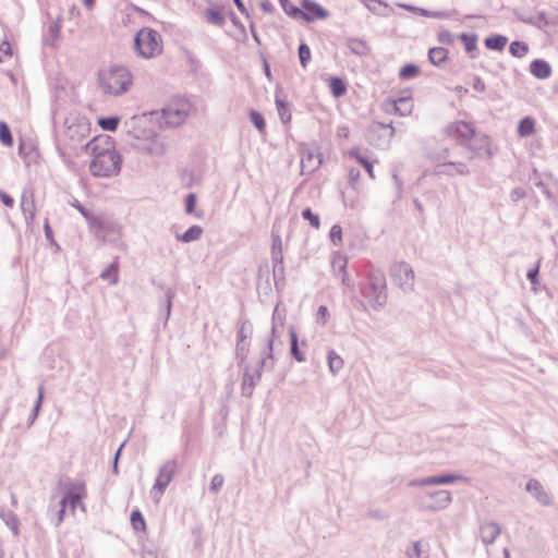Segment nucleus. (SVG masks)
<instances>
[{
    "instance_id": "3c124183",
    "label": "nucleus",
    "mask_w": 558,
    "mask_h": 558,
    "mask_svg": "<svg viewBox=\"0 0 558 558\" xmlns=\"http://www.w3.org/2000/svg\"><path fill=\"white\" fill-rule=\"evenodd\" d=\"M537 272H538V269H537V268L529 270V272H527V278H529L532 282H535V281H536V277H537Z\"/></svg>"
},
{
    "instance_id": "0e129e2a",
    "label": "nucleus",
    "mask_w": 558,
    "mask_h": 558,
    "mask_svg": "<svg viewBox=\"0 0 558 558\" xmlns=\"http://www.w3.org/2000/svg\"><path fill=\"white\" fill-rule=\"evenodd\" d=\"M291 119V116L288 114L286 121H289Z\"/></svg>"
},
{
    "instance_id": "6e6d98bb",
    "label": "nucleus",
    "mask_w": 558,
    "mask_h": 558,
    "mask_svg": "<svg viewBox=\"0 0 558 558\" xmlns=\"http://www.w3.org/2000/svg\"><path fill=\"white\" fill-rule=\"evenodd\" d=\"M95 0H84V3L87 8H92Z\"/></svg>"
},
{
    "instance_id": "39448f33",
    "label": "nucleus",
    "mask_w": 558,
    "mask_h": 558,
    "mask_svg": "<svg viewBox=\"0 0 558 558\" xmlns=\"http://www.w3.org/2000/svg\"><path fill=\"white\" fill-rule=\"evenodd\" d=\"M414 104L411 93L403 92V95L397 99H387L384 104V109L388 113L405 117L413 110Z\"/></svg>"
},
{
    "instance_id": "13d9d810",
    "label": "nucleus",
    "mask_w": 558,
    "mask_h": 558,
    "mask_svg": "<svg viewBox=\"0 0 558 558\" xmlns=\"http://www.w3.org/2000/svg\"><path fill=\"white\" fill-rule=\"evenodd\" d=\"M442 494L446 496V500H447V501H450V495H449V493L444 492Z\"/></svg>"
},
{
    "instance_id": "4468645a",
    "label": "nucleus",
    "mask_w": 558,
    "mask_h": 558,
    "mask_svg": "<svg viewBox=\"0 0 558 558\" xmlns=\"http://www.w3.org/2000/svg\"><path fill=\"white\" fill-rule=\"evenodd\" d=\"M535 120L531 117H525L519 121L517 132L520 137H527L535 133Z\"/></svg>"
},
{
    "instance_id": "412c9836",
    "label": "nucleus",
    "mask_w": 558,
    "mask_h": 558,
    "mask_svg": "<svg viewBox=\"0 0 558 558\" xmlns=\"http://www.w3.org/2000/svg\"><path fill=\"white\" fill-rule=\"evenodd\" d=\"M329 87L335 97H341L347 92L345 83L339 77H331L329 81Z\"/></svg>"
},
{
    "instance_id": "f257e3e1",
    "label": "nucleus",
    "mask_w": 558,
    "mask_h": 558,
    "mask_svg": "<svg viewBox=\"0 0 558 558\" xmlns=\"http://www.w3.org/2000/svg\"><path fill=\"white\" fill-rule=\"evenodd\" d=\"M86 149L92 156L89 170L94 177H111L119 173L121 157L110 136H95L87 143Z\"/></svg>"
},
{
    "instance_id": "c9c22d12",
    "label": "nucleus",
    "mask_w": 558,
    "mask_h": 558,
    "mask_svg": "<svg viewBox=\"0 0 558 558\" xmlns=\"http://www.w3.org/2000/svg\"><path fill=\"white\" fill-rule=\"evenodd\" d=\"M330 240L335 245H341L342 243V228L339 225H335L330 229Z\"/></svg>"
},
{
    "instance_id": "9b49d317",
    "label": "nucleus",
    "mask_w": 558,
    "mask_h": 558,
    "mask_svg": "<svg viewBox=\"0 0 558 558\" xmlns=\"http://www.w3.org/2000/svg\"><path fill=\"white\" fill-rule=\"evenodd\" d=\"M175 473V464L173 462H169L165 464L158 474L154 488L162 494L169 483L172 481Z\"/></svg>"
},
{
    "instance_id": "393cba45",
    "label": "nucleus",
    "mask_w": 558,
    "mask_h": 558,
    "mask_svg": "<svg viewBox=\"0 0 558 558\" xmlns=\"http://www.w3.org/2000/svg\"><path fill=\"white\" fill-rule=\"evenodd\" d=\"M507 44V38L500 35L492 36L485 39V45L489 49L502 50Z\"/></svg>"
},
{
    "instance_id": "864d4df0",
    "label": "nucleus",
    "mask_w": 558,
    "mask_h": 558,
    "mask_svg": "<svg viewBox=\"0 0 558 558\" xmlns=\"http://www.w3.org/2000/svg\"><path fill=\"white\" fill-rule=\"evenodd\" d=\"M246 332L244 330V328H241L238 332V338H239V341H244L246 339Z\"/></svg>"
},
{
    "instance_id": "e2e57ef3",
    "label": "nucleus",
    "mask_w": 558,
    "mask_h": 558,
    "mask_svg": "<svg viewBox=\"0 0 558 558\" xmlns=\"http://www.w3.org/2000/svg\"><path fill=\"white\" fill-rule=\"evenodd\" d=\"M266 73H267V75H269V69L267 65H266Z\"/></svg>"
},
{
    "instance_id": "7ed1b4c3",
    "label": "nucleus",
    "mask_w": 558,
    "mask_h": 558,
    "mask_svg": "<svg viewBox=\"0 0 558 558\" xmlns=\"http://www.w3.org/2000/svg\"><path fill=\"white\" fill-rule=\"evenodd\" d=\"M134 50L143 59H151L160 56L163 50L161 35L149 27L140 29L134 37Z\"/></svg>"
},
{
    "instance_id": "49530a36",
    "label": "nucleus",
    "mask_w": 558,
    "mask_h": 558,
    "mask_svg": "<svg viewBox=\"0 0 558 558\" xmlns=\"http://www.w3.org/2000/svg\"><path fill=\"white\" fill-rule=\"evenodd\" d=\"M338 136L342 137L344 140L349 138L350 136V130L348 126H342L338 130Z\"/></svg>"
},
{
    "instance_id": "ea45409f",
    "label": "nucleus",
    "mask_w": 558,
    "mask_h": 558,
    "mask_svg": "<svg viewBox=\"0 0 558 558\" xmlns=\"http://www.w3.org/2000/svg\"><path fill=\"white\" fill-rule=\"evenodd\" d=\"M283 10L286 11V13L292 17H300L302 19V8H298V7H294V5H286L283 8Z\"/></svg>"
},
{
    "instance_id": "20e7f679",
    "label": "nucleus",
    "mask_w": 558,
    "mask_h": 558,
    "mask_svg": "<svg viewBox=\"0 0 558 558\" xmlns=\"http://www.w3.org/2000/svg\"><path fill=\"white\" fill-rule=\"evenodd\" d=\"M190 104L184 99H175L167 105L161 111V118L167 125L178 126L184 122L189 112Z\"/></svg>"
},
{
    "instance_id": "aec40b11",
    "label": "nucleus",
    "mask_w": 558,
    "mask_h": 558,
    "mask_svg": "<svg viewBox=\"0 0 558 558\" xmlns=\"http://www.w3.org/2000/svg\"><path fill=\"white\" fill-rule=\"evenodd\" d=\"M349 156L355 158V160L365 168V170L367 171L371 179H375L373 163L369 160H367L366 158H364L359 153L357 149L350 150Z\"/></svg>"
},
{
    "instance_id": "5701e85b",
    "label": "nucleus",
    "mask_w": 558,
    "mask_h": 558,
    "mask_svg": "<svg viewBox=\"0 0 558 558\" xmlns=\"http://www.w3.org/2000/svg\"><path fill=\"white\" fill-rule=\"evenodd\" d=\"M461 477L459 475H444V476H434L424 480V484L427 485H440V484H450L456 481H459Z\"/></svg>"
},
{
    "instance_id": "a18cd8bd",
    "label": "nucleus",
    "mask_w": 558,
    "mask_h": 558,
    "mask_svg": "<svg viewBox=\"0 0 558 558\" xmlns=\"http://www.w3.org/2000/svg\"><path fill=\"white\" fill-rule=\"evenodd\" d=\"M351 48L353 51H359L361 49V52L367 49L365 43L361 40H352Z\"/></svg>"
},
{
    "instance_id": "a19ab883",
    "label": "nucleus",
    "mask_w": 558,
    "mask_h": 558,
    "mask_svg": "<svg viewBox=\"0 0 558 558\" xmlns=\"http://www.w3.org/2000/svg\"><path fill=\"white\" fill-rule=\"evenodd\" d=\"M196 207V196L195 194H190L186 197V213L193 214Z\"/></svg>"
},
{
    "instance_id": "4d7b16f0",
    "label": "nucleus",
    "mask_w": 558,
    "mask_h": 558,
    "mask_svg": "<svg viewBox=\"0 0 558 558\" xmlns=\"http://www.w3.org/2000/svg\"><path fill=\"white\" fill-rule=\"evenodd\" d=\"M279 1H280V4L282 5V8L288 5V0H279Z\"/></svg>"
},
{
    "instance_id": "f704fd0d",
    "label": "nucleus",
    "mask_w": 558,
    "mask_h": 558,
    "mask_svg": "<svg viewBox=\"0 0 558 558\" xmlns=\"http://www.w3.org/2000/svg\"><path fill=\"white\" fill-rule=\"evenodd\" d=\"M418 74V68L414 64H407L400 70V77L401 78H412L415 77Z\"/></svg>"
},
{
    "instance_id": "1a4fd4ad",
    "label": "nucleus",
    "mask_w": 558,
    "mask_h": 558,
    "mask_svg": "<svg viewBox=\"0 0 558 558\" xmlns=\"http://www.w3.org/2000/svg\"><path fill=\"white\" fill-rule=\"evenodd\" d=\"M134 146L138 151L148 155H160L165 151L163 143L153 132H149L146 137H137Z\"/></svg>"
},
{
    "instance_id": "423d86ee",
    "label": "nucleus",
    "mask_w": 558,
    "mask_h": 558,
    "mask_svg": "<svg viewBox=\"0 0 558 558\" xmlns=\"http://www.w3.org/2000/svg\"><path fill=\"white\" fill-rule=\"evenodd\" d=\"M86 496V489L85 485L82 483L72 484L68 490L64 497L61 500V509L59 511V517L57 520V523H60L63 520V514L65 510V506L68 504L71 505L72 509L76 507L78 502Z\"/></svg>"
},
{
    "instance_id": "8fccbe9b",
    "label": "nucleus",
    "mask_w": 558,
    "mask_h": 558,
    "mask_svg": "<svg viewBox=\"0 0 558 558\" xmlns=\"http://www.w3.org/2000/svg\"><path fill=\"white\" fill-rule=\"evenodd\" d=\"M439 40L442 41V43H451L452 41L451 34L447 33V32L440 34Z\"/></svg>"
},
{
    "instance_id": "680f3d73",
    "label": "nucleus",
    "mask_w": 558,
    "mask_h": 558,
    "mask_svg": "<svg viewBox=\"0 0 558 558\" xmlns=\"http://www.w3.org/2000/svg\"><path fill=\"white\" fill-rule=\"evenodd\" d=\"M120 451H121V448L117 451L116 460L118 459V457H119V454H120Z\"/></svg>"
},
{
    "instance_id": "052dcab7",
    "label": "nucleus",
    "mask_w": 558,
    "mask_h": 558,
    "mask_svg": "<svg viewBox=\"0 0 558 558\" xmlns=\"http://www.w3.org/2000/svg\"><path fill=\"white\" fill-rule=\"evenodd\" d=\"M317 158H318V165H320L322 163L320 155H317Z\"/></svg>"
},
{
    "instance_id": "a211bd4d",
    "label": "nucleus",
    "mask_w": 558,
    "mask_h": 558,
    "mask_svg": "<svg viewBox=\"0 0 558 558\" xmlns=\"http://www.w3.org/2000/svg\"><path fill=\"white\" fill-rule=\"evenodd\" d=\"M202 233L203 229L199 226H192L182 235H178L177 238L179 241L187 243L198 240Z\"/></svg>"
},
{
    "instance_id": "09e8293b",
    "label": "nucleus",
    "mask_w": 558,
    "mask_h": 558,
    "mask_svg": "<svg viewBox=\"0 0 558 558\" xmlns=\"http://www.w3.org/2000/svg\"><path fill=\"white\" fill-rule=\"evenodd\" d=\"M276 104H277V107H278V110H279V113H280L281 118L284 119L286 108H284L283 102L281 100H279V99H277Z\"/></svg>"
},
{
    "instance_id": "c85d7f7f",
    "label": "nucleus",
    "mask_w": 558,
    "mask_h": 558,
    "mask_svg": "<svg viewBox=\"0 0 558 558\" xmlns=\"http://www.w3.org/2000/svg\"><path fill=\"white\" fill-rule=\"evenodd\" d=\"M328 364L330 371L337 373L343 367V360L336 352L330 351L328 354Z\"/></svg>"
},
{
    "instance_id": "0eeeda50",
    "label": "nucleus",
    "mask_w": 558,
    "mask_h": 558,
    "mask_svg": "<svg viewBox=\"0 0 558 558\" xmlns=\"http://www.w3.org/2000/svg\"><path fill=\"white\" fill-rule=\"evenodd\" d=\"M90 123L86 119H80L68 125L66 138L73 144H80L90 135Z\"/></svg>"
},
{
    "instance_id": "c03bdc74",
    "label": "nucleus",
    "mask_w": 558,
    "mask_h": 558,
    "mask_svg": "<svg viewBox=\"0 0 558 558\" xmlns=\"http://www.w3.org/2000/svg\"><path fill=\"white\" fill-rule=\"evenodd\" d=\"M0 199L8 207H13V205H14V199L10 195H8L7 193H4L2 191H0Z\"/></svg>"
},
{
    "instance_id": "4c0bfd02",
    "label": "nucleus",
    "mask_w": 558,
    "mask_h": 558,
    "mask_svg": "<svg viewBox=\"0 0 558 558\" xmlns=\"http://www.w3.org/2000/svg\"><path fill=\"white\" fill-rule=\"evenodd\" d=\"M290 336H291V351H292V354L294 355V357L298 360V361H303V356L300 354L299 352V349H298V336L296 333L292 330L290 332Z\"/></svg>"
},
{
    "instance_id": "f3484780",
    "label": "nucleus",
    "mask_w": 558,
    "mask_h": 558,
    "mask_svg": "<svg viewBox=\"0 0 558 558\" xmlns=\"http://www.w3.org/2000/svg\"><path fill=\"white\" fill-rule=\"evenodd\" d=\"M429 61L434 65H440L448 59V50L444 47H434L428 52Z\"/></svg>"
},
{
    "instance_id": "37998d69",
    "label": "nucleus",
    "mask_w": 558,
    "mask_h": 558,
    "mask_svg": "<svg viewBox=\"0 0 558 558\" xmlns=\"http://www.w3.org/2000/svg\"><path fill=\"white\" fill-rule=\"evenodd\" d=\"M223 484L222 475H215L211 480V489L218 490Z\"/></svg>"
},
{
    "instance_id": "cd10ccee",
    "label": "nucleus",
    "mask_w": 558,
    "mask_h": 558,
    "mask_svg": "<svg viewBox=\"0 0 558 558\" xmlns=\"http://www.w3.org/2000/svg\"><path fill=\"white\" fill-rule=\"evenodd\" d=\"M509 51L513 57L522 58L527 53L529 47L524 43L513 41L509 47Z\"/></svg>"
},
{
    "instance_id": "bb28decb",
    "label": "nucleus",
    "mask_w": 558,
    "mask_h": 558,
    "mask_svg": "<svg viewBox=\"0 0 558 558\" xmlns=\"http://www.w3.org/2000/svg\"><path fill=\"white\" fill-rule=\"evenodd\" d=\"M460 40L468 52H473L477 48V36L475 34H461Z\"/></svg>"
},
{
    "instance_id": "dca6fc26",
    "label": "nucleus",
    "mask_w": 558,
    "mask_h": 558,
    "mask_svg": "<svg viewBox=\"0 0 558 558\" xmlns=\"http://www.w3.org/2000/svg\"><path fill=\"white\" fill-rule=\"evenodd\" d=\"M89 229L96 234L100 235L106 229V221L98 215L89 214L86 218Z\"/></svg>"
},
{
    "instance_id": "7c9ffc66",
    "label": "nucleus",
    "mask_w": 558,
    "mask_h": 558,
    "mask_svg": "<svg viewBox=\"0 0 558 558\" xmlns=\"http://www.w3.org/2000/svg\"><path fill=\"white\" fill-rule=\"evenodd\" d=\"M311 57H312V53H311L310 47L306 44H301L299 46V58H300L301 65L303 68L307 66V64L311 60Z\"/></svg>"
},
{
    "instance_id": "5fc2aeb1",
    "label": "nucleus",
    "mask_w": 558,
    "mask_h": 558,
    "mask_svg": "<svg viewBox=\"0 0 558 558\" xmlns=\"http://www.w3.org/2000/svg\"><path fill=\"white\" fill-rule=\"evenodd\" d=\"M474 88L477 89V90H483L484 89V83L477 78L475 84H474Z\"/></svg>"
},
{
    "instance_id": "6ab92c4d",
    "label": "nucleus",
    "mask_w": 558,
    "mask_h": 558,
    "mask_svg": "<svg viewBox=\"0 0 558 558\" xmlns=\"http://www.w3.org/2000/svg\"><path fill=\"white\" fill-rule=\"evenodd\" d=\"M347 265H348V258L344 255H342L340 253L333 254L332 259H331V267L335 271H338L339 274L343 275V277H345Z\"/></svg>"
},
{
    "instance_id": "f8f14e48",
    "label": "nucleus",
    "mask_w": 558,
    "mask_h": 558,
    "mask_svg": "<svg viewBox=\"0 0 558 558\" xmlns=\"http://www.w3.org/2000/svg\"><path fill=\"white\" fill-rule=\"evenodd\" d=\"M500 534V526L495 522H484L480 527V536L485 544L493 543Z\"/></svg>"
},
{
    "instance_id": "603ef678",
    "label": "nucleus",
    "mask_w": 558,
    "mask_h": 558,
    "mask_svg": "<svg viewBox=\"0 0 558 558\" xmlns=\"http://www.w3.org/2000/svg\"><path fill=\"white\" fill-rule=\"evenodd\" d=\"M233 1L235 3L236 8L239 9V11L241 13H245L246 10H245V7H244L242 0H233Z\"/></svg>"
},
{
    "instance_id": "58836bf2",
    "label": "nucleus",
    "mask_w": 558,
    "mask_h": 558,
    "mask_svg": "<svg viewBox=\"0 0 558 558\" xmlns=\"http://www.w3.org/2000/svg\"><path fill=\"white\" fill-rule=\"evenodd\" d=\"M7 525L10 527L14 536L20 534V522L15 517H11L7 520Z\"/></svg>"
},
{
    "instance_id": "f03ea898",
    "label": "nucleus",
    "mask_w": 558,
    "mask_h": 558,
    "mask_svg": "<svg viewBox=\"0 0 558 558\" xmlns=\"http://www.w3.org/2000/svg\"><path fill=\"white\" fill-rule=\"evenodd\" d=\"M99 85L110 95L125 93L132 85V75L124 66H112L99 73Z\"/></svg>"
},
{
    "instance_id": "e433bc0d",
    "label": "nucleus",
    "mask_w": 558,
    "mask_h": 558,
    "mask_svg": "<svg viewBox=\"0 0 558 558\" xmlns=\"http://www.w3.org/2000/svg\"><path fill=\"white\" fill-rule=\"evenodd\" d=\"M12 57V47L9 41L3 40L0 44V62H4Z\"/></svg>"
},
{
    "instance_id": "6e6552de",
    "label": "nucleus",
    "mask_w": 558,
    "mask_h": 558,
    "mask_svg": "<svg viewBox=\"0 0 558 558\" xmlns=\"http://www.w3.org/2000/svg\"><path fill=\"white\" fill-rule=\"evenodd\" d=\"M302 20L307 23L325 20L329 16V12L314 0H301Z\"/></svg>"
},
{
    "instance_id": "9d476101",
    "label": "nucleus",
    "mask_w": 558,
    "mask_h": 558,
    "mask_svg": "<svg viewBox=\"0 0 558 558\" xmlns=\"http://www.w3.org/2000/svg\"><path fill=\"white\" fill-rule=\"evenodd\" d=\"M447 134L462 143L472 140L475 135V129L471 123L457 121L447 126Z\"/></svg>"
},
{
    "instance_id": "69168bd1",
    "label": "nucleus",
    "mask_w": 558,
    "mask_h": 558,
    "mask_svg": "<svg viewBox=\"0 0 558 558\" xmlns=\"http://www.w3.org/2000/svg\"><path fill=\"white\" fill-rule=\"evenodd\" d=\"M505 554H506V558H508V555H509V554H508V550H507V549H505Z\"/></svg>"
},
{
    "instance_id": "b1692460",
    "label": "nucleus",
    "mask_w": 558,
    "mask_h": 558,
    "mask_svg": "<svg viewBox=\"0 0 558 558\" xmlns=\"http://www.w3.org/2000/svg\"><path fill=\"white\" fill-rule=\"evenodd\" d=\"M131 525L137 532L146 531V522L141 511L134 510L131 513Z\"/></svg>"
},
{
    "instance_id": "de8ad7c7",
    "label": "nucleus",
    "mask_w": 558,
    "mask_h": 558,
    "mask_svg": "<svg viewBox=\"0 0 558 558\" xmlns=\"http://www.w3.org/2000/svg\"><path fill=\"white\" fill-rule=\"evenodd\" d=\"M318 315L322 317L323 322L325 323L327 320V317H328V310L326 306H320L318 308Z\"/></svg>"
},
{
    "instance_id": "c756f323",
    "label": "nucleus",
    "mask_w": 558,
    "mask_h": 558,
    "mask_svg": "<svg viewBox=\"0 0 558 558\" xmlns=\"http://www.w3.org/2000/svg\"><path fill=\"white\" fill-rule=\"evenodd\" d=\"M0 141L8 147L13 145V137L9 126L4 122H0Z\"/></svg>"
},
{
    "instance_id": "bf43d9fd",
    "label": "nucleus",
    "mask_w": 558,
    "mask_h": 558,
    "mask_svg": "<svg viewBox=\"0 0 558 558\" xmlns=\"http://www.w3.org/2000/svg\"><path fill=\"white\" fill-rule=\"evenodd\" d=\"M263 8H264L265 10H267V11L269 10L268 4H263Z\"/></svg>"
},
{
    "instance_id": "72a5a7b5",
    "label": "nucleus",
    "mask_w": 558,
    "mask_h": 558,
    "mask_svg": "<svg viewBox=\"0 0 558 558\" xmlns=\"http://www.w3.org/2000/svg\"><path fill=\"white\" fill-rule=\"evenodd\" d=\"M250 116H251V120H252L253 124L257 128V130L260 133H264L266 130V123H265L263 116L259 112L254 111V110L251 111Z\"/></svg>"
},
{
    "instance_id": "473e14b6",
    "label": "nucleus",
    "mask_w": 558,
    "mask_h": 558,
    "mask_svg": "<svg viewBox=\"0 0 558 558\" xmlns=\"http://www.w3.org/2000/svg\"><path fill=\"white\" fill-rule=\"evenodd\" d=\"M302 217L307 220L310 222V225L315 228V229H319L320 227V220H319V217L315 214L312 213V210L310 208H305L303 211H302Z\"/></svg>"
},
{
    "instance_id": "4be33fe9",
    "label": "nucleus",
    "mask_w": 558,
    "mask_h": 558,
    "mask_svg": "<svg viewBox=\"0 0 558 558\" xmlns=\"http://www.w3.org/2000/svg\"><path fill=\"white\" fill-rule=\"evenodd\" d=\"M97 123L104 131L114 132L119 126L120 118L119 117L99 118Z\"/></svg>"
},
{
    "instance_id": "ddd939ff",
    "label": "nucleus",
    "mask_w": 558,
    "mask_h": 558,
    "mask_svg": "<svg viewBox=\"0 0 558 558\" xmlns=\"http://www.w3.org/2000/svg\"><path fill=\"white\" fill-rule=\"evenodd\" d=\"M526 489L542 504H549V497L544 490L542 484L536 480H530L526 484Z\"/></svg>"
},
{
    "instance_id": "a878e982",
    "label": "nucleus",
    "mask_w": 558,
    "mask_h": 558,
    "mask_svg": "<svg viewBox=\"0 0 558 558\" xmlns=\"http://www.w3.org/2000/svg\"><path fill=\"white\" fill-rule=\"evenodd\" d=\"M206 19L209 23L221 26L225 23V16L219 9H208L205 12Z\"/></svg>"
},
{
    "instance_id": "79ce46f5",
    "label": "nucleus",
    "mask_w": 558,
    "mask_h": 558,
    "mask_svg": "<svg viewBox=\"0 0 558 558\" xmlns=\"http://www.w3.org/2000/svg\"><path fill=\"white\" fill-rule=\"evenodd\" d=\"M72 206L81 213V215L86 219L88 215L90 214L89 210H87L85 207L82 206V204L78 201L72 202Z\"/></svg>"
},
{
    "instance_id": "2f4dec72",
    "label": "nucleus",
    "mask_w": 558,
    "mask_h": 558,
    "mask_svg": "<svg viewBox=\"0 0 558 558\" xmlns=\"http://www.w3.org/2000/svg\"><path fill=\"white\" fill-rule=\"evenodd\" d=\"M101 278L108 280L110 283H117L118 281V265L111 264L102 274Z\"/></svg>"
},
{
    "instance_id": "2eb2a0df",
    "label": "nucleus",
    "mask_w": 558,
    "mask_h": 558,
    "mask_svg": "<svg viewBox=\"0 0 558 558\" xmlns=\"http://www.w3.org/2000/svg\"><path fill=\"white\" fill-rule=\"evenodd\" d=\"M531 73L537 78H547L551 73V69L547 62L535 60L531 63Z\"/></svg>"
}]
</instances>
